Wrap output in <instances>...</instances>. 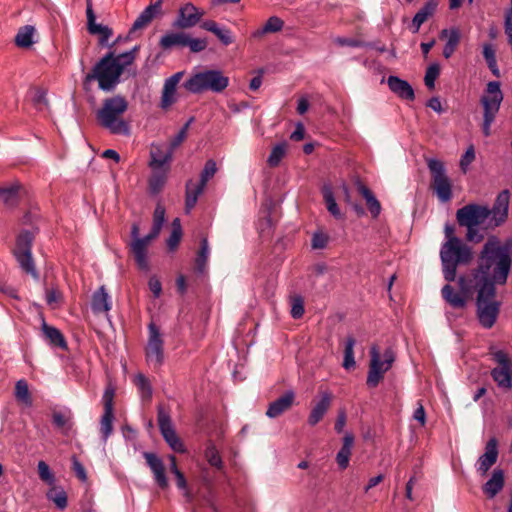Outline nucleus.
I'll use <instances>...</instances> for the list:
<instances>
[{"label":"nucleus","instance_id":"5","mask_svg":"<svg viewBox=\"0 0 512 512\" xmlns=\"http://www.w3.org/2000/svg\"><path fill=\"white\" fill-rule=\"evenodd\" d=\"M490 217V208L479 204H467L456 212V219L460 226L467 228L466 238L471 242H480L483 235L478 227Z\"/></svg>","mask_w":512,"mask_h":512},{"label":"nucleus","instance_id":"8","mask_svg":"<svg viewBox=\"0 0 512 512\" xmlns=\"http://www.w3.org/2000/svg\"><path fill=\"white\" fill-rule=\"evenodd\" d=\"M503 98L500 82H488L480 98V104L483 108L482 132L486 137L491 135V126L500 110Z\"/></svg>","mask_w":512,"mask_h":512},{"label":"nucleus","instance_id":"50","mask_svg":"<svg viewBox=\"0 0 512 512\" xmlns=\"http://www.w3.org/2000/svg\"><path fill=\"white\" fill-rule=\"evenodd\" d=\"M286 148V142L278 143L276 146L272 148L271 153L267 159L269 166L276 167L279 165V163L286 154Z\"/></svg>","mask_w":512,"mask_h":512},{"label":"nucleus","instance_id":"54","mask_svg":"<svg viewBox=\"0 0 512 512\" xmlns=\"http://www.w3.org/2000/svg\"><path fill=\"white\" fill-rule=\"evenodd\" d=\"M216 171H217L216 162L212 159L208 160L205 163V166L201 172L199 182L206 185L207 182L209 181V179L215 175Z\"/></svg>","mask_w":512,"mask_h":512},{"label":"nucleus","instance_id":"6","mask_svg":"<svg viewBox=\"0 0 512 512\" xmlns=\"http://www.w3.org/2000/svg\"><path fill=\"white\" fill-rule=\"evenodd\" d=\"M477 317L483 328L490 329L495 324L499 311L500 303L495 299L496 288L492 284L488 286H477Z\"/></svg>","mask_w":512,"mask_h":512},{"label":"nucleus","instance_id":"15","mask_svg":"<svg viewBox=\"0 0 512 512\" xmlns=\"http://www.w3.org/2000/svg\"><path fill=\"white\" fill-rule=\"evenodd\" d=\"M114 395L115 390L112 386H108L102 396L104 412L100 419V434L104 442L113 433V421H114Z\"/></svg>","mask_w":512,"mask_h":512},{"label":"nucleus","instance_id":"52","mask_svg":"<svg viewBox=\"0 0 512 512\" xmlns=\"http://www.w3.org/2000/svg\"><path fill=\"white\" fill-rule=\"evenodd\" d=\"M439 74L440 66L438 63H432L428 66L424 76V82L428 89H434L435 81L438 78Z\"/></svg>","mask_w":512,"mask_h":512},{"label":"nucleus","instance_id":"19","mask_svg":"<svg viewBox=\"0 0 512 512\" xmlns=\"http://www.w3.org/2000/svg\"><path fill=\"white\" fill-rule=\"evenodd\" d=\"M87 16V29L92 35H99V43L105 45L113 32L108 26L96 23V16L94 14L92 3L90 0L87 1L86 7Z\"/></svg>","mask_w":512,"mask_h":512},{"label":"nucleus","instance_id":"9","mask_svg":"<svg viewBox=\"0 0 512 512\" xmlns=\"http://www.w3.org/2000/svg\"><path fill=\"white\" fill-rule=\"evenodd\" d=\"M395 361V353L392 348H387L381 355L379 347L372 345L370 348V365L366 383L368 387L375 388L384 378L385 373L391 369Z\"/></svg>","mask_w":512,"mask_h":512},{"label":"nucleus","instance_id":"13","mask_svg":"<svg viewBox=\"0 0 512 512\" xmlns=\"http://www.w3.org/2000/svg\"><path fill=\"white\" fill-rule=\"evenodd\" d=\"M493 359L498 364L491 370V376L500 389L508 391L512 388V362L507 353L502 350L493 354Z\"/></svg>","mask_w":512,"mask_h":512},{"label":"nucleus","instance_id":"61","mask_svg":"<svg viewBox=\"0 0 512 512\" xmlns=\"http://www.w3.org/2000/svg\"><path fill=\"white\" fill-rule=\"evenodd\" d=\"M176 478V486L183 492V495L190 501L192 499L191 493L188 489V484L184 474L181 471H177L174 475Z\"/></svg>","mask_w":512,"mask_h":512},{"label":"nucleus","instance_id":"57","mask_svg":"<svg viewBox=\"0 0 512 512\" xmlns=\"http://www.w3.org/2000/svg\"><path fill=\"white\" fill-rule=\"evenodd\" d=\"M504 29L508 39V43L512 50V0L510 2L509 8L505 12Z\"/></svg>","mask_w":512,"mask_h":512},{"label":"nucleus","instance_id":"2","mask_svg":"<svg viewBox=\"0 0 512 512\" xmlns=\"http://www.w3.org/2000/svg\"><path fill=\"white\" fill-rule=\"evenodd\" d=\"M138 51L139 46H134L131 50L117 56L113 52H108L85 76L84 83L96 80L101 90L105 92L113 91L120 82V77L125 68L134 62Z\"/></svg>","mask_w":512,"mask_h":512},{"label":"nucleus","instance_id":"30","mask_svg":"<svg viewBox=\"0 0 512 512\" xmlns=\"http://www.w3.org/2000/svg\"><path fill=\"white\" fill-rule=\"evenodd\" d=\"M354 440V435L351 432H347L343 437L342 447L336 455V462L341 470H344L349 466Z\"/></svg>","mask_w":512,"mask_h":512},{"label":"nucleus","instance_id":"63","mask_svg":"<svg viewBox=\"0 0 512 512\" xmlns=\"http://www.w3.org/2000/svg\"><path fill=\"white\" fill-rule=\"evenodd\" d=\"M335 43L338 44L339 46H349L353 48L365 47L368 45L361 40L345 37H337L335 39Z\"/></svg>","mask_w":512,"mask_h":512},{"label":"nucleus","instance_id":"47","mask_svg":"<svg viewBox=\"0 0 512 512\" xmlns=\"http://www.w3.org/2000/svg\"><path fill=\"white\" fill-rule=\"evenodd\" d=\"M204 457L207 462L217 470H221L223 468L222 458L214 444L210 443L207 445L204 451Z\"/></svg>","mask_w":512,"mask_h":512},{"label":"nucleus","instance_id":"32","mask_svg":"<svg viewBox=\"0 0 512 512\" xmlns=\"http://www.w3.org/2000/svg\"><path fill=\"white\" fill-rule=\"evenodd\" d=\"M504 487V472L495 469L491 478L483 485V492L487 498H494Z\"/></svg>","mask_w":512,"mask_h":512},{"label":"nucleus","instance_id":"10","mask_svg":"<svg viewBox=\"0 0 512 512\" xmlns=\"http://www.w3.org/2000/svg\"><path fill=\"white\" fill-rule=\"evenodd\" d=\"M34 237V233L29 230L21 231L17 236L13 255L21 270L30 275L33 279L38 280L39 273L35 267L32 257V244Z\"/></svg>","mask_w":512,"mask_h":512},{"label":"nucleus","instance_id":"14","mask_svg":"<svg viewBox=\"0 0 512 512\" xmlns=\"http://www.w3.org/2000/svg\"><path fill=\"white\" fill-rule=\"evenodd\" d=\"M157 421L160 432L170 448L178 453L185 452V447L176 434L169 413L161 405L157 409Z\"/></svg>","mask_w":512,"mask_h":512},{"label":"nucleus","instance_id":"49","mask_svg":"<svg viewBox=\"0 0 512 512\" xmlns=\"http://www.w3.org/2000/svg\"><path fill=\"white\" fill-rule=\"evenodd\" d=\"M15 397L18 401L24 403L27 406L32 404L28 384L25 380L21 379L16 382Z\"/></svg>","mask_w":512,"mask_h":512},{"label":"nucleus","instance_id":"11","mask_svg":"<svg viewBox=\"0 0 512 512\" xmlns=\"http://www.w3.org/2000/svg\"><path fill=\"white\" fill-rule=\"evenodd\" d=\"M427 166L431 173V188L441 203H448L453 197L452 183L447 176L445 165L442 161L430 158Z\"/></svg>","mask_w":512,"mask_h":512},{"label":"nucleus","instance_id":"23","mask_svg":"<svg viewBox=\"0 0 512 512\" xmlns=\"http://www.w3.org/2000/svg\"><path fill=\"white\" fill-rule=\"evenodd\" d=\"M173 152L162 145H152L148 166L150 169H170Z\"/></svg>","mask_w":512,"mask_h":512},{"label":"nucleus","instance_id":"42","mask_svg":"<svg viewBox=\"0 0 512 512\" xmlns=\"http://www.w3.org/2000/svg\"><path fill=\"white\" fill-rule=\"evenodd\" d=\"M483 57L486 61V64L492 74L496 77H500V70L498 68L497 59H496V51L491 43L483 44Z\"/></svg>","mask_w":512,"mask_h":512},{"label":"nucleus","instance_id":"29","mask_svg":"<svg viewBox=\"0 0 512 512\" xmlns=\"http://www.w3.org/2000/svg\"><path fill=\"white\" fill-rule=\"evenodd\" d=\"M440 38H447V41L443 48V56L446 59H449L454 54L460 43V30L456 27H453L451 29H443L440 32Z\"/></svg>","mask_w":512,"mask_h":512},{"label":"nucleus","instance_id":"55","mask_svg":"<svg viewBox=\"0 0 512 512\" xmlns=\"http://www.w3.org/2000/svg\"><path fill=\"white\" fill-rule=\"evenodd\" d=\"M474 159H475V150H474L473 145H471L467 148V150L461 156V159H460V168L463 173L467 172L470 164L474 161Z\"/></svg>","mask_w":512,"mask_h":512},{"label":"nucleus","instance_id":"37","mask_svg":"<svg viewBox=\"0 0 512 512\" xmlns=\"http://www.w3.org/2000/svg\"><path fill=\"white\" fill-rule=\"evenodd\" d=\"M187 34L184 32H168L164 34L159 41V46L163 50L173 47H185L187 42Z\"/></svg>","mask_w":512,"mask_h":512},{"label":"nucleus","instance_id":"16","mask_svg":"<svg viewBox=\"0 0 512 512\" xmlns=\"http://www.w3.org/2000/svg\"><path fill=\"white\" fill-rule=\"evenodd\" d=\"M160 232L161 230L155 231V228L152 227L146 236L131 242L130 249L140 270L147 271L149 269L148 246L152 240L159 236Z\"/></svg>","mask_w":512,"mask_h":512},{"label":"nucleus","instance_id":"41","mask_svg":"<svg viewBox=\"0 0 512 512\" xmlns=\"http://www.w3.org/2000/svg\"><path fill=\"white\" fill-rule=\"evenodd\" d=\"M322 194L329 213L336 219H341L342 213L336 203L332 187L330 185H324L322 188Z\"/></svg>","mask_w":512,"mask_h":512},{"label":"nucleus","instance_id":"46","mask_svg":"<svg viewBox=\"0 0 512 512\" xmlns=\"http://www.w3.org/2000/svg\"><path fill=\"white\" fill-rule=\"evenodd\" d=\"M356 344V340L354 337L349 336L345 342V350H344V360L343 367L347 370L354 368L356 365V361L354 358V346Z\"/></svg>","mask_w":512,"mask_h":512},{"label":"nucleus","instance_id":"43","mask_svg":"<svg viewBox=\"0 0 512 512\" xmlns=\"http://www.w3.org/2000/svg\"><path fill=\"white\" fill-rule=\"evenodd\" d=\"M34 32L35 29L31 25L21 27L15 36V43L17 44V46L23 48L30 47L33 44Z\"/></svg>","mask_w":512,"mask_h":512},{"label":"nucleus","instance_id":"48","mask_svg":"<svg viewBox=\"0 0 512 512\" xmlns=\"http://www.w3.org/2000/svg\"><path fill=\"white\" fill-rule=\"evenodd\" d=\"M181 237H182V227H181L180 219L175 218L172 221L171 234H170L169 238L167 239V247L169 248L170 251H173L178 247Z\"/></svg>","mask_w":512,"mask_h":512},{"label":"nucleus","instance_id":"12","mask_svg":"<svg viewBox=\"0 0 512 512\" xmlns=\"http://www.w3.org/2000/svg\"><path fill=\"white\" fill-rule=\"evenodd\" d=\"M145 359L148 365L160 368L165 360L164 340L159 327L151 322L148 325V340L145 346Z\"/></svg>","mask_w":512,"mask_h":512},{"label":"nucleus","instance_id":"18","mask_svg":"<svg viewBox=\"0 0 512 512\" xmlns=\"http://www.w3.org/2000/svg\"><path fill=\"white\" fill-rule=\"evenodd\" d=\"M509 201V190L505 189L497 195L493 207L490 209V216H492L491 221L493 222L494 226H500L506 221L508 216Z\"/></svg>","mask_w":512,"mask_h":512},{"label":"nucleus","instance_id":"58","mask_svg":"<svg viewBox=\"0 0 512 512\" xmlns=\"http://www.w3.org/2000/svg\"><path fill=\"white\" fill-rule=\"evenodd\" d=\"M165 222V208L161 204H157L154 215L152 227L156 230H161Z\"/></svg>","mask_w":512,"mask_h":512},{"label":"nucleus","instance_id":"31","mask_svg":"<svg viewBox=\"0 0 512 512\" xmlns=\"http://www.w3.org/2000/svg\"><path fill=\"white\" fill-rule=\"evenodd\" d=\"M111 299L105 286H100L92 296L91 307L94 313H108L111 310Z\"/></svg>","mask_w":512,"mask_h":512},{"label":"nucleus","instance_id":"53","mask_svg":"<svg viewBox=\"0 0 512 512\" xmlns=\"http://www.w3.org/2000/svg\"><path fill=\"white\" fill-rule=\"evenodd\" d=\"M37 468L40 479L48 485H54L55 477L48 464L45 461H39Z\"/></svg>","mask_w":512,"mask_h":512},{"label":"nucleus","instance_id":"33","mask_svg":"<svg viewBox=\"0 0 512 512\" xmlns=\"http://www.w3.org/2000/svg\"><path fill=\"white\" fill-rule=\"evenodd\" d=\"M41 329L49 345L67 350V342L59 329L48 325L45 321H43Z\"/></svg>","mask_w":512,"mask_h":512},{"label":"nucleus","instance_id":"38","mask_svg":"<svg viewBox=\"0 0 512 512\" xmlns=\"http://www.w3.org/2000/svg\"><path fill=\"white\" fill-rule=\"evenodd\" d=\"M210 254L209 244L207 238H202L200 248L195 258V270L199 274L206 272L208 258Z\"/></svg>","mask_w":512,"mask_h":512},{"label":"nucleus","instance_id":"21","mask_svg":"<svg viewBox=\"0 0 512 512\" xmlns=\"http://www.w3.org/2000/svg\"><path fill=\"white\" fill-rule=\"evenodd\" d=\"M143 457L153 473L156 484L161 489H166L168 487V479L162 459L152 452H144Z\"/></svg>","mask_w":512,"mask_h":512},{"label":"nucleus","instance_id":"4","mask_svg":"<svg viewBox=\"0 0 512 512\" xmlns=\"http://www.w3.org/2000/svg\"><path fill=\"white\" fill-rule=\"evenodd\" d=\"M127 109L128 102L123 96L116 95L106 98L102 107L96 112V120L102 128L108 130L111 134L129 135L130 126L123 119V114Z\"/></svg>","mask_w":512,"mask_h":512},{"label":"nucleus","instance_id":"36","mask_svg":"<svg viewBox=\"0 0 512 512\" xmlns=\"http://www.w3.org/2000/svg\"><path fill=\"white\" fill-rule=\"evenodd\" d=\"M152 174L148 180L149 192L152 195L159 194L164 188L170 169H151Z\"/></svg>","mask_w":512,"mask_h":512},{"label":"nucleus","instance_id":"64","mask_svg":"<svg viewBox=\"0 0 512 512\" xmlns=\"http://www.w3.org/2000/svg\"><path fill=\"white\" fill-rule=\"evenodd\" d=\"M52 422L57 428L63 429L66 426H69L70 417L62 412H54Z\"/></svg>","mask_w":512,"mask_h":512},{"label":"nucleus","instance_id":"34","mask_svg":"<svg viewBox=\"0 0 512 512\" xmlns=\"http://www.w3.org/2000/svg\"><path fill=\"white\" fill-rule=\"evenodd\" d=\"M201 27L204 30L213 33L225 46L230 45L234 41L230 29L226 27H220L219 24L213 20L204 21Z\"/></svg>","mask_w":512,"mask_h":512},{"label":"nucleus","instance_id":"24","mask_svg":"<svg viewBox=\"0 0 512 512\" xmlns=\"http://www.w3.org/2000/svg\"><path fill=\"white\" fill-rule=\"evenodd\" d=\"M184 72H177L168 77L163 86L160 106L167 109L176 102V89Z\"/></svg>","mask_w":512,"mask_h":512},{"label":"nucleus","instance_id":"17","mask_svg":"<svg viewBox=\"0 0 512 512\" xmlns=\"http://www.w3.org/2000/svg\"><path fill=\"white\" fill-rule=\"evenodd\" d=\"M204 12L200 11L194 4L185 3L179 8L178 15L172 26L178 29L192 28L201 20Z\"/></svg>","mask_w":512,"mask_h":512},{"label":"nucleus","instance_id":"25","mask_svg":"<svg viewBox=\"0 0 512 512\" xmlns=\"http://www.w3.org/2000/svg\"><path fill=\"white\" fill-rule=\"evenodd\" d=\"M331 402L332 394L328 391L322 392L320 400L313 406L308 416V424L310 426H315L323 419L331 406Z\"/></svg>","mask_w":512,"mask_h":512},{"label":"nucleus","instance_id":"7","mask_svg":"<svg viewBox=\"0 0 512 512\" xmlns=\"http://www.w3.org/2000/svg\"><path fill=\"white\" fill-rule=\"evenodd\" d=\"M228 85L229 78L220 70H204L197 72L184 83L186 90L194 94L204 91L221 93Z\"/></svg>","mask_w":512,"mask_h":512},{"label":"nucleus","instance_id":"26","mask_svg":"<svg viewBox=\"0 0 512 512\" xmlns=\"http://www.w3.org/2000/svg\"><path fill=\"white\" fill-rule=\"evenodd\" d=\"M387 84L389 89L399 98L409 101H413L415 99L414 90L406 80L391 75L387 79Z\"/></svg>","mask_w":512,"mask_h":512},{"label":"nucleus","instance_id":"1","mask_svg":"<svg viewBox=\"0 0 512 512\" xmlns=\"http://www.w3.org/2000/svg\"><path fill=\"white\" fill-rule=\"evenodd\" d=\"M511 263L512 237L502 242L496 236H490L480 251L477 268L458 278L460 291L456 292L446 284L441 290L443 299L453 308H464L467 298L475 293L477 286L505 284Z\"/></svg>","mask_w":512,"mask_h":512},{"label":"nucleus","instance_id":"27","mask_svg":"<svg viewBox=\"0 0 512 512\" xmlns=\"http://www.w3.org/2000/svg\"><path fill=\"white\" fill-rule=\"evenodd\" d=\"M439 0H427L420 10L414 15L411 23V30L417 33L424 22H426L437 10Z\"/></svg>","mask_w":512,"mask_h":512},{"label":"nucleus","instance_id":"20","mask_svg":"<svg viewBox=\"0 0 512 512\" xmlns=\"http://www.w3.org/2000/svg\"><path fill=\"white\" fill-rule=\"evenodd\" d=\"M498 441L495 437L490 438L485 445V452L477 461V471L485 475L488 470L497 462Z\"/></svg>","mask_w":512,"mask_h":512},{"label":"nucleus","instance_id":"39","mask_svg":"<svg viewBox=\"0 0 512 512\" xmlns=\"http://www.w3.org/2000/svg\"><path fill=\"white\" fill-rule=\"evenodd\" d=\"M284 21L278 16H271L268 18L262 28L254 31L252 36L254 38H260L267 33H276L283 29Z\"/></svg>","mask_w":512,"mask_h":512},{"label":"nucleus","instance_id":"59","mask_svg":"<svg viewBox=\"0 0 512 512\" xmlns=\"http://www.w3.org/2000/svg\"><path fill=\"white\" fill-rule=\"evenodd\" d=\"M193 121V118H191L184 127L177 133V135L171 140L169 149L172 150L174 153V150L184 141L187 135V129L190 125V123Z\"/></svg>","mask_w":512,"mask_h":512},{"label":"nucleus","instance_id":"45","mask_svg":"<svg viewBox=\"0 0 512 512\" xmlns=\"http://www.w3.org/2000/svg\"><path fill=\"white\" fill-rule=\"evenodd\" d=\"M18 190L17 185L0 187V201L7 206H15L18 202Z\"/></svg>","mask_w":512,"mask_h":512},{"label":"nucleus","instance_id":"28","mask_svg":"<svg viewBox=\"0 0 512 512\" xmlns=\"http://www.w3.org/2000/svg\"><path fill=\"white\" fill-rule=\"evenodd\" d=\"M163 0H157L155 3L147 6L140 15L134 21L130 32H135L137 30L145 28L151 21L155 18V16L160 12Z\"/></svg>","mask_w":512,"mask_h":512},{"label":"nucleus","instance_id":"51","mask_svg":"<svg viewBox=\"0 0 512 512\" xmlns=\"http://www.w3.org/2000/svg\"><path fill=\"white\" fill-rule=\"evenodd\" d=\"M134 383L139 389L142 398L151 399L152 397V387L149 380L143 374H137L134 378Z\"/></svg>","mask_w":512,"mask_h":512},{"label":"nucleus","instance_id":"62","mask_svg":"<svg viewBox=\"0 0 512 512\" xmlns=\"http://www.w3.org/2000/svg\"><path fill=\"white\" fill-rule=\"evenodd\" d=\"M304 314V303L302 297L298 296L293 299L291 307V316L294 319H299Z\"/></svg>","mask_w":512,"mask_h":512},{"label":"nucleus","instance_id":"56","mask_svg":"<svg viewBox=\"0 0 512 512\" xmlns=\"http://www.w3.org/2000/svg\"><path fill=\"white\" fill-rule=\"evenodd\" d=\"M329 241L327 234L317 231L313 234L311 239V246L313 249H324Z\"/></svg>","mask_w":512,"mask_h":512},{"label":"nucleus","instance_id":"44","mask_svg":"<svg viewBox=\"0 0 512 512\" xmlns=\"http://www.w3.org/2000/svg\"><path fill=\"white\" fill-rule=\"evenodd\" d=\"M46 496L48 500L52 501L57 506V508L62 510L67 507V494L63 488L52 485Z\"/></svg>","mask_w":512,"mask_h":512},{"label":"nucleus","instance_id":"40","mask_svg":"<svg viewBox=\"0 0 512 512\" xmlns=\"http://www.w3.org/2000/svg\"><path fill=\"white\" fill-rule=\"evenodd\" d=\"M359 192L366 200L367 207L372 215V217L377 218L381 213V204L371 192L369 188L365 185L359 186Z\"/></svg>","mask_w":512,"mask_h":512},{"label":"nucleus","instance_id":"22","mask_svg":"<svg viewBox=\"0 0 512 512\" xmlns=\"http://www.w3.org/2000/svg\"><path fill=\"white\" fill-rule=\"evenodd\" d=\"M295 397L293 390H287L283 395L268 405L266 416L271 419L279 417L292 407Z\"/></svg>","mask_w":512,"mask_h":512},{"label":"nucleus","instance_id":"35","mask_svg":"<svg viewBox=\"0 0 512 512\" xmlns=\"http://www.w3.org/2000/svg\"><path fill=\"white\" fill-rule=\"evenodd\" d=\"M206 185L201 182L193 183L189 180L186 183L185 210L189 213L196 205L199 196L203 193Z\"/></svg>","mask_w":512,"mask_h":512},{"label":"nucleus","instance_id":"3","mask_svg":"<svg viewBox=\"0 0 512 512\" xmlns=\"http://www.w3.org/2000/svg\"><path fill=\"white\" fill-rule=\"evenodd\" d=\"M440 260L444 279L449 283L455 281L457 269L473 260V251L460 238L444 241L440 248Z\"/></svg>","mask_w":512,"mask_h":512},{"label":"nucleus","instance_id":"60","mask_svg":"<svg viewBox=\"0 0 512 512\" xmlns=\"http://www.w3.org/2000/svg\"><path fill=\"white\" fill-rule=\"evenodd\" d=\"M187 44L186 46L189 47L191 52L197 53L201 52L206 49L207 47V41L205 39H199V38H190L187 35Z\"/></svg>","mask_w":512,"mask_h":512}]
</instances>
